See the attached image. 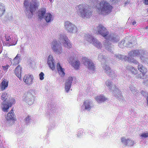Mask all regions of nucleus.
I'll list each match as a JSON object with an SVG mask.
<instances>
[{"instance_id": "nucleus-1", "label": "nucleus", "mask_w": 148, "mask_h": 148, "mask_svg": "<svg viewBox=\"0 0 148 148\" xmlns=\"http://www.w3.org/2000/svg\"><path fill=\"white\" fill-rule=\"evenodd\" d=\"M39 4V2L37 1H32L29 3L27 0H25L24 5L25 8V12L26 14H30V13L33 15L34 12L38 8Z\"/></svg>"}, {"instance_id": "nucleus-2", "label": "nucleus", "mask_w": 148, "mask_h": 148, "mask_svg": "<svg viewBox=\"0 0 148 148\" xmlns=\"http://www.w3.org/2000/svg\"><path fill=\"white\" fill-rule=\"evenodd\" d=\"M106 85L110 89L113 90V87H115L114 90V93L116 97L120 101L122 102L123 101L124 98L121 95V91L119 89L116 88L115 85H112V82L110 80H107L105 82Z\"/></svg>"}, {"instance_id": "nucleus-3", "label": "nucleus", "mask_w": 148, "mask_h": 148, "mask_svg": "<svg viewBox=\"0 0 148 148\" xmlns=\"http://www.w3.org/2000/svg\"><path fill=\"white\" fill-rule=\"evenodd\" d=\"M77 7L78 13L80 16L83 18H88L91 16L92 12L87 6L80 4L78 5Z\"/></svg>"}, {"instance_id": "nucleus-4", "label": "nucleus", "mask_w": 148, "mask_h": 148, "mask_svg": "<svg viewBox=\"0 0 148 148\" xmlns=\"http://www.w3.org/2000/svg\"><path fill=\"white\" fill-rule=\"evenodd\" d=\"M7 93L5 92L3 93L1 96V99L3 101L1 105V108L2 110L4 112H8V109L11 107L12 104L14 103L13 102H14V99H11L8 102L5 101L7 99Z\"/></svg>"}, {"instance_id": "nucleus-5", "label": "nucleus", "mask_w": 148, "mask_h": 148, "mask_svg": "<svg viewBox=\"0 0 148 148\" xmlns=\"http://www.w3.org/2000/svg\"><path fill=\"white\" fill-rule=\"evenodd\" d=\"M97 8L102 13H110L112 9V6L110 4L106 1H101L97 5Z\"/></svg>"}, {"instance_id": "nucleus-6", "label": "nucleus", "mask_w": 148, "mask_h": 148, "mask_svg": "<svg viewBox=\"0 0 148 148\" xmlns=\"http://www.w3.org/2000/svg\"><path fill=\"white\" fill-rule=\"evenodd\" d=\"M85 38L87 41L92 44L96 47L101 49L102 47V45L101 42L89 34H86Z\"/></svg>"}, {"instance_id": "nucleus-7", "label": "nucleus", "mask_w": 148, "mask_h": 148, "mask_svg": "<svg viewBox=\"0 0 148 148\" xmlns=\"http://www.w3.org/2000/svg\"><path fill=\"white\" fill-rule=\"evenodd\" d=\"M65 29L68 32L74 33L77 31L76 26L69 21H66L64 23Z\"/></svg>"}, {"instance_id": "nucleus-8", "label": "nucleus", "mask_w": 148, "mask_h": 148, "mask_svg": "<svg viewBox=\"0 0 148 148\" xmlns=\"http://www.w3.org/2000/svg\"><path fill=\"white\" fill-rule=\"evenodd\" d=\"M60 42L54 41L52 43L51 48L56 54H60L62 52V50Z\"/></svg>"}, {"instance_id": "nucleus-9", "label": "nucleus", "mask_w": 148, "mask_h": 148, "mask_svg": "<svg viewBox=\"0 0 148 148\" xmlns=\"http://www.w3.org/2000/svg\"><path fill=\"white\" fill-rule=\"evenodd\" d=\"M23 100L27 103L29 105H31L34 102L35 98L31 93L28 92L25 94L23 96Z\"/></svg>"}, {"instance_id": "nucleus-10", "label": "nucleus", "mask_w": 148, "mask_h": 148, "mask_svg": "<svg viewBox=\"0 0 148 148\" xmlns=\"http://www.w3.org/2000/svg\"><path fill=\"white\" fill-rule=\"evenodd\" d=\"M14 112L12 109L9 112L6 117V124L7 125L10 126L13 124L15 121L14 118Z\"/></svg>"}, {"instance_id": "nucleus-11", "label": "nucleus", "mask_w": 148, "mask_h": 148, "mask_svg": "<svg viewBox=\"0 0 148 148\" xmlns=\"http://www.w3.org/2000/svg\"><path fill=\"white\" fill-rule=\"evenodd\" d=\"M59 40L63 43V45L67 48H71V45L67 36L64 34H61L59 37Z\"/></svg>"}, {"instance_id": "nucleus-12", "label": "nucleus", "mask_w": 148, "mask_h": 148, "mask_svg": "<svg viewBox=\"0 0 148 148\" xmlns=\"http://www.w3.org/2000/svg\"><path fill=\"white\" fill-rule=\"evenodd\" d=\"M97 34H99L106 38L109 34L108 30L103 25H99L97 27Z\"/></svg>"}, {"instance_id": "nucleus-13", "label": "nucleus", "mask_w": 148, "mask_h": 148, "mask_svg": "<svg viewBox=\"0 0 148 148\" xmlns=\"http://www.w3.org/2000/svg\"><path fill=\"white\" fill-rule=\"evenodd\" d=\"M83 64L88 69L92 71L95 70V66L94 64L90 60L87 58H83Z\"/></svg>"}, {"instance_id": "nucleus-14", "label": "nucleus", "mask_w": 148, "mask_h": 148, "mask_svg": "<svg viewBox=\"0 0 148 148\" xmlns=\"http://www.w3.org/2000/svg\"><path fill=\"white\" fill-rule=\"evenodd\" d=\"M105 39L113 43H116L119 40L118 36L113 33L108 34Z\"/></svg>"}, {"instance_id": "nucleus-15", "label": "nucleus", "mask_w": 148, "mask_h": 148, "mask_svg": "<svg viewBox=\"0 0 148 148\" xmlns=\"http://www.w3.org/2000/svg\"><path fill=\"white\" fill-rule=\"evenodd\" d=\"M145 52L143 50H132L129 53V55L130 56L129 57L132 58L136 56H139L140 57L143 56L142 55H145Z\"/></svg>"}, {"instance_id": "nucleus-16", "label": "nucleus", "mask_w": 148, "mask_h": 148, "mask_svg": "<svg viewBox=\"0 0 148 148\" xmlns=\"http://www.w3.org/2000/svg\"><path fill=\"white\" fill-rule=\"evenodd\" d=\"M93 106V104L92 101L91 100H87L84 102L82 108L84 110L89 111L91 109Z\"/></svg>"}, {"instance_id": "nucleus-17", "label": "nucleus", "mask_w": 148, "mask_h": 148, "mask_svg": "<svg viewBox=\"0 0 148 148\" xmlns=\"http://www.w3.org/2000/svg\"><path fill=\"white\" fill-rule=\"evenodd\" d=\"M73 79V78L72 77H69L66 81L64 88L66 92L67 93L69 92L70 89Z\"/></svg>"}, {"instance_id": "nucleus-18", "label": "nucleus", "mask_w": 148, "mask_h": 148, "mask_svg": "<svg viewBox=\"0 0 148 148\" xmlns=\"http://www.w3.org/2000/svg\"><path fill=\"white\" fill-rule=\"evenodd\" d=\"M33 76L32 75H26L24 76L23 81L26 84H32Z\"/></svg>"}, {"instance_id": "nucleus-19", "label": "nucleus", "mask_w": 148, "mask_h": 148, "mask_svg": "<svg viewBox=\"0 0 148 148\" xmlns=\"http://www.w3.org/2000/svg\"><path fill=\"white\" fill-rule=\"evenodd\" d=\"M121 141L122 143L126 146H132L135 143L134 140L128 138L126 139L125 137H123L121 138Z\"/></svg>"}, {"instance_id": "nucleus-20", "label": "nucleus", "mask_w": 148, "mask_h": 148, "mask_svg": "<svg viewBox=\"0 0 148 148\" xmlns=\"http://www.w3.org/2000/svg\"><path fill=\"white\" fill-rule=\"evenodd\" d=\"M54 62L52 56L50 55L48 58L47 63L49 67L52 70L55 69Z\"/></svg>"}, {"instance_id": "nucleus-21", "label": "nucleus", "mask_w": 148, "mask_h": 148, "mask_svg": "<svg viewBox=\"0 0 148 148\" xmlns=\"http://www.w3.org/2000/svg\"><path fill=\"white\" fill-rule=\"evenodd\" d=\"M46 13V8H42L39 10L38 12V17L39 20H41L42 18H44Z\"/></svg>"}, {"instance_id": "nucleus-22", "label": "nucleus", "mask_w": 148, "mask_h": 148, "mask_svg": "<svg viewBox=\"0 0 148 148\" xmlns=\"http://www.w3.org/2000/svg\"><path fill=\"white\" fill-rule=\"evenodd\" d=\"M57 68L58 73L61 77H63L65 75L64 72V69L60 65L59 63H58L57 65Z\"/></svg>"}, {"instance_id": "nucleus-23", "label": "nucleus", "mask_w": 148, "mask_h": 148, "mask_svg": "<svg viewBox=\"0 0 148 148\" xmlns=\"http://www.w3.org/2000/svg\"><path fill=\"white\" fill-rule=\"evenodd\" d=\"M95 99L98 103H101L107 100V98L103 95H100L95 97Z\"/></svg>"}, {"instance_id": "nucleus-24", "label": "nucleus", "mask_w": 148, "mask_h": 148, "mask_svg": "<svg viewBox=\"0 0 148 148\" xmlns=\"http://www.w3.org/2000/svg\"><path fill=\"white\" fill-rule=\"evenodd\" d=\"M107 41V40H106L104 44V46L107 50L111 52L113 49V46L111 45V43Z\"/></svg>"}, {"instance_id": "nucleus-25", "label": "nucleus", "mask_w": 148, "mask_h": 148, "mask_svg": "<svg viewBox=\"0 0 148 148\" xmlns=\"http://www.w3.org/2000/svg\"><path fill=\"white\" fill-rule=\"evenodd\" d=\"M21 68L19 66H18L15 69V73L17 77L20 79L21 77Z\"/></svg>"}, {"instance_id": "nucleus-26", "label": "nucleus", "mask_w": 148, "mask_h": 148, "mask_svg": "<svg viewBox=\"0 0 148 148\" xmlns=\"http://www.w3.org/2000/svg\"><path fill=\"white\" fill-rule=\"evenodd\" d=\"M45 19L47 23H49L52 21L53 19V17L50 13H47L45 16Z\"/></svg>"}, {"instance_id": "nucleus-27", "label": "nucleus", "mask_w": 148, "mask_h": 148, "mask_svg": "<svg viewBox=\"0 0 148 148\" xmlns=\"http://www.w3.org/2000/svg\"><path fill=\"white\" fill-rule=\"evenodd\" d=\"M114 57L117 60H122L123 59H124L125 61L127 60H129V58L125 56L122 55L121 54H116L115 55Z\"/></svg>"}, {"instance_id": "nucleus-28", "label": "nucleus", "mask_w": 148, "mask_h": 148, "mask_svg": "<svg viewBox=\"0 0 148 148\" xmlns=\"http://www.w3.org/2000/svg\"><path fill=\"white\" fill-rule=\"evenodd\" d=\"M138 69L143 74H145L147 71V69L146 68L141 64H138Z\"/></svg>"}, {"instance_id": "nucleus-29", "label": "nucleus", "mask_w": 148, "mask_h": 148, "mask_svg": "<svg viewBox=\"0 0 148 148\" xmlns=\"http://www.w3.org/2000/svg\"><path fill=\"white\" fill-rule=\"evenodd\" d=\"M21 57V55L17 54L15 57L12 60V63L13 65L18 64L19 62V60Z\"/></svg>"}, {"instance_id": "nucleus-30", "label": "nucleus", "mask_w": 148, "mask_h": 148, "mask_svg": "<svg viewBox=\"0 0 148 148\" xmlns=\"http://www.w3.org/2000/svg\"><path fill=\"white\" fill-rule=\"evenodd\" d=\"M126 68L127 69L128 71H130L132 74L135 75L138 73V70L132 66H128Z\"/></svg>"}, {"instance_id": "nucleus-31", "label": "nucleus", "mask_w": 148, "mask_h": 148, "mask_svg": "<svg viewBox=\"0 0 148 148\" xmlns=\"http://www.w3.org/2000/svg\"><path fill=\"white\" fill-rule=\"evenodd\" d=\"M71 64L75 69H78L79 67L80 64V62L77 59H75L74 61Z\"/></svg>"}, {"instance_id": "nucleus-32", "label": "nucleus", "mask_w": 148, "mask_h": 148, "mask_svg": "<svg viewBox=\"0 0 148 148\" xmlns=\"http://www.w3.org/2000/svg\"><path fill=\"white\" fill-rule=\"evenodd\" d=\"M8 82L7 81H5V79L3 80L1 83L0 87L2 90H4L8 87Z\"/></svg>"}, {"instance_id": "nucleus-33", "label": "nucleus", "mask_w": 148, "mask_h": 148, "mask_svg": "<svg viewBox=\"0 0 148 148\" xmlns=\"http://www.w3.org/2000/svg\"><path fill=\"white\" fill-rule=\"evenodd\" d=\"M107 74L112 78H115L117 76V75L115 74V71L111 69L109 71V73Z\"/></svg>"}, {"instance_id": "nucleus-34", "label": "nucleus", "mask_w": 148, "mask_h": 148, "mask_svg": "<svg viewBox=\"0 0 148 148\" xmlns=\"http://www.w3.org/2000/svg\"><path fill=\"white\" fill-rule=\"evenodd\" d=\"M102 65L104 71L105 72L106 74L108 73L109 71L111 69L109 66L107 65L106 63L103 64Z\"/></svg>"}, {"instance_id": "nucleus-35", "label": "nucleus", "mask_w": 148, "mask_h": 148, "mask_svg": "<svg viewBox=\"0 0 148 148\" xmlns=\"http://www.w3.org/2000/svg\"><path fill=\"white\" fill-rule=\"evenodd\" d=\"M5 10V6L3 4L0 3V16H1L4 14Z\"/></svg>"}, {"instance_id": "nucleus-36", "label": "nucleus", "mask_w": 148, "mask_h": 148, "mask_svg": "<svg viewBox=\"0 0 148 148\" xmlns=\"http://www.w3.org/2000/svg\"><path fill=\"white\" fill-rule=\"evenodd\" d=\"M75 56V55L73 54L69 56L68 58L67 59V60L71 64L74 62Z\"/></svg>"}, {"instance_id": "nucleus-37", "label": "nucleus", "mask_w": 148, "mask_h": 148, "mask_svg": "<svg viewBox=\"0 0 148 148\" xmlns=\"http://www.w3.org/2000/svg\"><path fill=\"white\" fill-rule=\"evenodd\" d=\"M140 58L142 62H144L145 64L148 65V58H146L143 56L140 57Z\"/></svg>"}, {"instance_id": "nucleus-38", "label": "nucleus", "mask_w": 148, "mask_h": 148, "mask_svg": "<svg viewBox=\"0 0 148 148\" xmlns=\"http://www.w3.org/2000/svg\"><path fill=\"white\" fill-rule=\"evenodd\" d=\"M125 41L124 40H122L119 43V46L121 48H123V46H125ZM126 46L128 47L129 46L127 45Z\"/></svg>"}, {"instance_id": "nucleus-39", "label": "nucleus", "mask_w": 148, "mask_h": 148, "mask_svg": "<svg viewBox=\"0 0 148 148\" xmlns=\"http://www.w3.org/2000/svg\"><path fill=\"white\" fill-rule=\"evenodd\" d=\"M128 58H129V60H127L126 61H127L128 62H132L134 63L135 64H139V63L136 61L134 59V58L131 59L130 57H128Z\"/></svg>"}, {"instance_id": "nucleus-40", "label": "nucleus", "mask_w": 148, "mask_h": 148, "mask_svg": "<svg viewBox=\"0 0 148 148\" xmlns=\"http://www.w3.org/2000/svg\"><path fill=\"white\" fill-rule=\"evenodd\" d=\"M31 119V116L29 115L27 116L25 119V123L28 124L29 123Z\"/></svg>"}, {"instance_id": "nucleus-41", "label": "nucleus", "mask_w": 148, "mask_h": 148, "mask_svg": "<svg viewBox=\"0 0 148 148\" xmlns=\"http://www.w3.org/2000/svg\"><path fill=\"white\" fill-rule=\"evenodd\" d=\"M130 88L133 94H135V92H136V88L132 86H131L130 87Z\"/></svg>"}, {"instance_id": "nucleus-42", "label": "nucleus", "mask_w": 148, "mask_h": 148, "mask_svg": "<svg viewBox=\"0 0 148 148\" xmlns=\"http://www.w3.org/2000/svg\"><path fill=\"white\" fill-rule=\"evenodd\" d=\"M104 59V56L102 54H100L98 57V59L100 61H102Z\"/></svg>"}, {"instance_id": "nucleus-43", "label": "nucleus", "mask_w": 148, "mask_h": 148, "mask_svg": "<svg viewBox=\"0 0 148 148\" xmlns=\"http://www.w3.org/2000/svg\"><path fill=\"white\" fill-rule=\"evenodd\" d=\"M5 37L6 40L7 41H11L12 40L11 39L10 36L6 34Z\"/></svg>"}, {"instance_id": "nucleus-44", "label": "nucleus", "mask_w": 148, "mask_h": 148, "mask_svg": "<svg viewBox=\"0 0 148 148\" xmlns=\"http://www.w3.org/2000/svg\"><path fill=\"white\" fill-rule=\"evenodd\" d=\"M44 76V73L42 72H41L39 75L40 79L41 80H42L43 79Z\"/></svg>"}, {"instance_id": "nucleus-45", "label": "nucleus", "mask_w": 148, "mask_h": 148, "mask_svg": "<svg viewBox=\"0 0 148 148\" xmlns=\"http://www.w3.org/2000/svg\"><path fill=\"white\" fill-rule=\"evenodd\" d=\"M140 136L145 138L148 137V132L143 133Z\"/></svg>"}, {"instance_id": "nucleus-46", "label": "nucleus", "mask_w": 148, "mask_h": 148, "mask_svg": "<svg viewBox=\"0 0 148 148\" xmlns=\"http://www.w3.org/2000/svg\"><path fill=\"white\" fill-rule=\"evenodd\" d=\"M8 15L7 17L8 19L10 20H12L13 18L12 14L11 13H9L8 14Z\"/></svg>"}, {"instance_id": "nucleus-47", "label": "nucleus", "mask_w": 148, "mask_h": 148, "mask_svg": "<svg viewBox=\"0 0 148 148\" xmlns=\"http://www.w3.org/2000/svg\"><path fill=\"white\" fill-rule=\"evenodd\" d=\"M141 93L143 96H144L145 97L147 96V97L148 96H147L148 93L147 92H145L143 91H141Z\"/></svg>"}, {"instance_id": "nucleus-48", "label": "nucleus", "mask_w": 148, "mask_h": 148, "mask_svg": "<svg viewBox=\"0 0 148 148\" xmlns=\"http://www.w3.org/2000/svg\"><path fill=\"white\" fill-rule=\"evenodd\" d=\"M145 74H143V73H142V74L141 73H140V74H138L136 76V77L137 78H142V76H143Z\"/></svg>"}, {"instance_id": "nucleus-49", "label": "nucleus", "mask_w": 148, "mask_h": 148, "mask_svg": "<svg viewBox=\"0 0 148 148\" xmlns=\"http://www.w3.org/2000/svg\"><path fill=\"white\" fill-rule=\"evenodd\" d=\"M9 65L7 64L6 66H3L2 67L4 71H6L8 68Z\"/></svg>"}, {"instance_id": "nucleus-50", "label": "nucleus", "mask_w": 148, "mask_h": 148, "mask_svg": "<svg viewBox=\"0 0 148 148\" xmlns=\"http://www.w3.org/2000/svg\"><path fill=\"white\" fill-rule=\"evenodd\" d=\"M82 130H80L78 131L77 136H80L82 134Z\"/></svg>"}, {"instance_id": "nucleus-51", "label": "nucleus", "mask_w": 148, "mask_h": 148, "mask_svg": "<svg viewBox=\"0 0 148 148\" xmlns=\"http://www.w3.org/2000/svg\"><path fill=\"white\" fill-rule=\"evenodd\" d=\"M143 84L144 85H148V79H146L145 80Z\"/></svg>"}, {"instance_id": "nucleus-52", "label": "nucleus", "mask_w": 148, "mask_h": 148, "mask_svg": "<svg viewBox=\"0 0 148 148\" xmlns=\"http://www.w3.org/2000/svg\"><path fill=\"white\" fill-rule=\"evenodd\" d=\"M51 110L53 112H54L55 111L56 109L54 107L53 108H51Z\"/></svg>"}, {"instance_id": "nucleus-53", "label": "nucleus", "mask_w": 148, "mask_h": 148, "mask_svg": "<svg viewBox=\"0 0 148 148\" xmlns=\"http://www.w3.org/2000/svg\"><path fill=\"white\" fill-rule=\"evenodd\" d=\"M145 3L146 5H148V0H145Z\"/></svg>"}, {"instance_id": "nucleus-54", "label": "nucleus", "mask_w": 148, "mask_h": 148, "mask_svg": "<svg viewBox=\"0 0 148 148\" xmlns=\"http://www.w3.org/2000/svg\"><path fill=\"white\" fill-rule=\"evenodd\" d=\"M91 3H94L96 2L97 0H90Z\"/></svg>"}, {"instance_id": "nucleus-55", "label": "nucleus", "mask_w": 148, "mask_h": 148, "mask_svg": "<svg viewBox=\"0 0 148 148\" xmlns=\"http://www.w3.org/2000/svg\"><path fill=\"white\" fill-rule=\"evenodd\" d=\"M136 23V21H134L133 23H132V24L133 25H135Z\"/></svg>"}, {"instance_id": "nucleus-56", "label": "nucleus", "mask_w": 148, "mask_h": 148, "mask_svg": "<svg viewBox=\"0 0 148 148\" xmlns=\"http://www.w3.org/2000/svg\"><path fill=\"white\" fill-rule=\"evenodd\" d=\"M146 99L147 101V104L148 106V96L147 97Z\"/></svg>"}, {"instance_id": "nucleus-57", "label": "nucleus", "mask_w": 148, "mask_h": 148, "mask_svg": "<svg viewBox=\"0 0 148 148\" xmlns=\"http://www.w3.org/2000/svg\"><path fill=\"white\" fill-rule=\"evenodd\" d=\"M17 43V41L15 43H11V44L12 45H15Z\"/></svg>"}, {"instance_id": "nucleus-58", "label": "nucleus", "mask_w": 148, "mask_h": 148, "mask_svg": "<svg viewBox=\"0 0 148 148\" xmlns=\"http://www.w3.org/2000/svg\"><path fill=\"white\" fill-rule=\"evenodd\" d=\"M1 147H2L1 143H0V148H1Z\"/></svg>"}, {"instance_id": "nucleus-59", "label": "nucleus", "mask_w": 148, "mask_h": 148, "mask_svg": "<svg viewBox=\"0 0 148 148\" xmlns=\"http://www.w3.org/2000/svg\"><path fill=\"white\" fill-rule=\"evenodd\" d=\"M127 3H128L127 2H125V4L126 5Z\"/></svg>"}, {"instance_id": "nucleus-60", "label": "nucleus", "mask_w": 148, "mask_h": 148, "mask_svg": "<svg viewBox=\"0 0 148 148\" xmlns=\"http://www.w3.org/2000/svg\"><path fill=\"white\" fill-rule=\"evenodd\" d=\"M147 29H148V27H147Z\"/></svg>"}]
</instances>
